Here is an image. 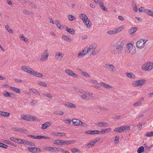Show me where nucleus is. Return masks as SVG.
Listing matches in <instances>:
<instances>
[{
	"mask_svg": "<svg viewBox=\"0 0 153 153\" xmlns=\"http://www.w3.org/2000/svg\"><path fill=\"white\" fill-rule=\"evenodd\" d=\"M97 45L95 43H93L90 44L88 47H87L85 48H86V51L87 53L90 55L94 56L98 54L99 51L97 49Z\"/></svg>",
	"mask_w": 153,
	"mask_h": 153,
	"instance_id": "f257e3e1",
	"label": "nucleus"
},
{
	"mask_svg": "<svg viewBox=\"0 0 153 153\" xmlns=\"http://www.w3.org/2000/svg\"><path fill=\"white\" fill-rule=\"evenodd\" d=\"M153 68V63L148 61L145 63L142 66L141 68L145 71H151Z\"/></svg>",
	"mask_w": 153,
	"mask_h": 153,
	"instance_id": "f03ea898",
	"label": "nucleus"
},
{
	"mask_svg": "<svg viewBox=\"0 0 153 153\" xmlns=\"http://www.w3.org/2000/svg\"><path fill=\"white\" fill-rule=\"evenodd\" d=\"M146 81V80L144 79L134 81L132 83V85L134 87L141 86L144 85Z\"/></svg>",
	"mask_w": 153,
	"mask_h": 153,
	"instance_id": "7ed1b4c3",
	"label": "nucleus"
},
{
	"mask_svg": "<svg viewBox=\"0 0 153 153\" xmlns=\"http://www.w3.org/2000/svg\"><path fill=\"white\" fill-rule=\"evenodd\" d=\"M147 41V39H140L137 42V47L139 49L143 48L145 46V44Z\"/></svg>",
	"mask_w": 153,
	"mask_h": 153,
	"instance_id": "20e7f679",
	"label": "nucleus"
},
{
	"mask_svg": "<svg viewBox=\"0 0 153 153\" xmlns=\"http://www.w3.org/2000/svg\"><path fill=\"white\" fill-rule=\"evenodd\" d=\"M49 54L48 50H46L41 55L40 58L41 62H43L47 60L48 59Z\"/></svg>",
	"mask_w": 153,
	"mask_h": 153,
	"instance_id": "39448f33",
	"label": "nucleus"
},
{
	"mask_svg": "<svg viewBox=\"0 0 153 153\" xmlns=\"http://www.w3.org/2000/svg\"><path fill=\"white\" fill-rule=\"evenodd\" d=\"M104 67L108 69L112 73L116 72L117 71V70L114 65L112 64H106L105 65Z\"/></svg>",
	"mask_w": 153,
	"mask_h": 153,
	"instance_id": "423d86ee",
	"label": "nucleus"
},
{
	"mask_svg": "<svg viewBox=\"0 0 153 153\" xmlns=\"http://www.w3.org/2000/svg\"><path fill=\"white\" fill-rule=\"evenodd\" d=\"M65 72L66 74L69 76H70L76 78L79 77L78 75L74 73L71 70L66 69L65 70Z\"/></svg>",
	"mask_w": 153,
	"mask_h": 153,
	"instance_id": "0eeeda50",
	"label": "nucleus"
},
{
	"mask_svg": "<svg viewBox=\"0 0 153 153\" xmlns=\"http://www.w3.org/2000/svg\"><path fill=\"white\" fill-rule=\"evenodd\" d=\"M133 45L131 43L127 44L125 49V52L126 54H128L130 53L133 48Z\"/></svg>",
	"mask_w": 153,
	"mask_h": 153,
	"instance_id": "6e6552de",
	"label": "nucleus"
},
{
	"mask_svg": "<svg viewBox=\"0 0 153 153\" xmlns=\"http://www.w3.org/2000/svg\"><path fill=\"white\" fill-rule=\"evenodd\" d=\"M64 54L60 51L56 52L55 54V58L57 61L61 60L63 58Z\"/></svg>",
	"mask_w": 153,
	"mask_h": 153,
	"instance_id": "1a4fd4ad",
	"label": "nucleus"
},
{
	"mask_svg": "<svg viewBox=\"0 0 153 153\" xmlns=\"http://www.w3.org/2000/svg\"><path fill=\"white\" fill-rule=\"evenodd\" d=\"M114 48V49L112 51V52L114 54H119L121 53L123 48L118 47Z\"/></svg>",
	"mask_w": 153,
	"mask_h": 153,
	"instance_id": "9d476101",
	"label": "nucleus"
},
{
	"mask_svg": "<svg viewBox=\"0 0 153 153\" xmlns=\"http://www.w3.org/2000/svg\"><path fill=\"white\" fill-rule=\"evenodd\" d=\"M86 48H84L83 50L79 51L77 55V57L78 58L82 57L84 56L87 53L86 50Z\"/></svg>",
	"mask_w": 153,
	"mask_h": 153,
	"instance_id": "9b49d317",
	"label": "nucleus"
},
{
	"mask_svg": "<svg viewBox=\"0 0 153 153\" xmlns=\"http://www.w3.org/2000/svg\"><path fill=\"white\" fill-rule=\"evenodd\" d=\"M124 44L121 41H118L116 42L113 45L114 47H118L123 48Z\"/></svg>",
	"mask_w": 153,
	"mask_h": 153,
	"instance_id": "f8f14e48",
	"label": "nucleus"
},
{
	"mask_svg": "<svg viewBox=\"0 0 153 153\" xmlns=\"http://www.w3.org/2000/svg\"><path fill=\"white\" fill-rule=\"evenodd\" d=\"M72 122L73 123V125L74 126H80V123H81V122L80 120L79 119H73L72 120Z\"/></svg>",
	"mask_w": 153,
	"mask_h": 153,
	"instance_id": "ddd939ff",
	"label": "nucleus"
},
{
	"mask_svg": "<svg viewBox=\"0 0 153 153\" xmlns=\"http://www.w3.org/2000/svg\"><path fill=\"white\" fill-rule=\"evenodd\" d=\"M64 105L67 107L71 108H75L76 107L75 104L69 102H65Z\"/></svg>",
	"mask_w": 153,
	"mask_h": 153,
	"instance_id": "4468645a",
	"label": "nucleus"
},
{
	"mask_svg": "<svg viewBox=\"0 0 153 153\" xmlns=\"http://www.w3.org/2000/svg\"><path fill=\"white\" fill-rule=\"evenodd\" d=\"M75 140H63L62 141V145L65 146L66 145H68L69 144H74L76 142Z\"/></svg>",
	"mask_w": 153,
	"mask_h": 153,
	"instance_id": "2eb2a0df",
	"label": "nucleus"
},
{
	"mask_svg": "<svg viewBox=\"0 0 153 153\" xmlns=\"http://www.w3.org/2000/svg\"><path fill=\"white\" fill-rule=\"evenodd\" d=\"M51 124V123L50 122L45 123H44L42 124L41 128L42 129H45L50 126Z\"/></svg>",
	"mask_w": 153,
	"mask_h": 153,
	"instance_id": "dca6fc26",
	"label": "nucleus"
},
{
	"mask_svg": "<svg viewBox=\"0 0 153 153\" xmlns=\"http://www.w3.org/2000/svg\"><path fill=\"white\" fill-rule=\"evenodd\" d=\"M99 84L102 86L106 89H110L113 88V87L112 86L102 82H100L99 83Z\"/></svg>",
	"mask_w": 153,
	"mask_h": 153,
	"instance_id": "f3484780",
	"label": "nucleus"
},
{
	"mask_svg": "<svg viewBox=\"0 0 153 153\" xmlns=\"http://www.w3.org/2000/svg\"><path fill=\"white\" fill-rule=\"evenodd\" d=\"M137 27H133L129 29L128 30V33L131 35H132L137 30Z\"/></svg>",
	"mask_w": 153,
	"mask_h": 153,
	"instance_id": "a211bd4d",
	"label": "nucleus"
},
{
	"mask_svg": "<svg viewBox=\"0 0 153 153\" xmlns=\"http://www.w3.org/2000/svg\"><path fill=\"white\" fill-rule=\"evenodd\" d=\"M144 12L148 15L153 17V11L149 9H146L144 10Z\"/></svg>",
	"mask_w": 153,
	"mask_h": 153,
	"instance_id": "6ab92c4d",
	"label": "nucleus"
},
{
	"mask_svg": "<svg viewBox=\"0 0 153 153\" xmlns=\"http://www.w3.org/2000/svg\"><path fill=\"white\" fill-rule=\"evenodd\" d=\"M121 132H125L130 130V127L128 126H123L120 127Z\"/></svg>",
	"mask_w": 153,
	"mask_h": 153,
	"instance_id": "aec40b11",
	"label": "nucleus"
},
{
	"mask_svg": "<svg viewBox=\"0 0 153 153\" xmlns=\"http://www.w3.org/2000/svg\"><path fill=\"white\" fill-rule=\"evenodd\" d=\"M97 126L99 127H106L108 126V124L107 123L99 122L97 124Z\"/></svg>",
	"mask_w": 153,
	"mask_h": 153,
	"instance_id": "412c9836",
	"label": "nucleus"
},
{
	"mask_svg": "<svg viewBox=\"0 0 153 153\" xmlns=\"http://www.w3.org/2000/svg\"><path fill=\"white\" fill-rule=\"evenodd\" d=\"M3 95L4 96L7 97H13L14 96V94H13L8 92L6 91H4Z\"/></svg>",
	"mask_w": 153,
	"mask_h": 153,
	"instance_id": "4be33fe9",
	"label": "nucleus"
},
{
	"mask_svg": "<svg viewBox=\"0 0 153 153\" xmlns=\"http://www.w3.org/2000/svg\"><path fill=\"white\" fill-rule=\"evenodd\" d=\"M62 38L65 41H67L68 42L71 41L72 39L69 36L66 35H63L62 36Z\"/></svg>",
	"mask_w": 153,
	"mask_h": 153,
	"instance_id": "5701e85b",
	"label": "nucleus"
},
{
	"mask_svg": "<svg viewBox=\"0 0 153 153\" xmlns=\"http://www.w3.org/2000/svg\"><path fill=\"white\" fill-rule=\"evenodd\" d=\"M79 18L82 20V21H85L88 19L87 16L84 14H81L79 15Z\"/></svg>",
	"mask_w": 153,
	"mask_h": 153,
	"instance_id": "b1692460",
	"label": "nucleus"
},
{
	"mask_svg": "<svg viewBox=\"0 0 153 153\" xmlns=\"http://www.w3.org/2000/svg\"><path fill=\"white\" fill-rule=\"evenodd\" d=\"M81 98L84 100H89L91 99V98H93V97H91V98H89L87 95L85 94H83L81 96Z\"/></svg>",
	"mask_w": 153,
	"mask_h": 153,
	"instance_id": "393cba45",
	"label": "nucleus"
},
{
	"mask_svg": "<svg viewBox=\"0 0 153 153\" xmlns=\"http://www.w3.org/2000/svg\"><path fill=\"white\" fill-rule=\"evenodd\" d=\"M62 141L63 140H56L53 141V143L55 144L62 146Z\"/></svg>",
	"mask_w": 153,
	"mask_h": 153,
	"instance_id": "a878e982",
	"label": "nucleus"
},
{
	"mask_svg": "<svg viewBox=\"0 0 153 153\" xmlns=\"http://www.w3.org/2000/svg\"><path fill=\"white\" fill-rule=\"evenodd\" d=\"M65 28L68 32L71 34H74L75 30L73 29L69 28L67 27H66Z\"/></svg>",
	"mask_w": 153,
	"mask_h": 153,
	"instance_id": "bb28decb",
	"label": "nucleus"
},
{
	"mask_svg": "<svg viewBox=\"0 0 153 153\" xmlns=\"http://www.w3.org/2000/svg\"><path fill=\"white\" fill-rule=\"evenodd\" d=\"M10 88L13 91L17 93H20L21 92L19 88L12 86L10 87Z\"/></svg>",
	"mask_w": 153,
	"mask_h": 153,
	"instance_id": "cd10ccee",
	"label": "nucleus"
},
{
	"mask_svg": "<svg viewBox=\"0 0 153 153\" xmlns=\"http://www.w3.org/2000/svg\"><path fill=\"white\" fill-rule=\"evenodd\" d=\"M5 27L6 29L9 33H10L11 34H13L14 33L13 30L11 29L10 27L8 25H5Z\"/></svg>",
	"mask_w": 153,
	"mask_h": 153,
	"instance_id": "c85d7f7f",
	"label": "nucleus"
},
{
	"mask_svg": "<svg viewBox=\"0 0 153 153\" xmlns=\"http://www.w3.org/2000/svg\"><path fill=\"white\" fill-rule=\"evenodd\" d=\"M126 74L127 77L130 78L131 79H133L135 78V75L131 73H126Z\"/></svg>",
	"mask_w": 153,
	"mask_h": 153,
	"instance_id": "c756f323",
	"label": "nucleus"
},
{
	"mask_svg": "<svg viewBox=\"0 0 153 153\" xmlns=\"http://www.w3.org/2000/svg\"><path fill=\"white\" fill-rule=\"evenodd\" d=\"M97 140H95L94 141H92L91 142L88 144L87 146V147L88 148H90L92 147L97 142Z\"/></svg>",
	"mask_w": 153,
	"mask_h": 153,
	"instance_id": "7c9ffc66",
	"label": "nucleus"
},
{
	"mask_svg": "<svg viewBox=\"0 0 153 153\" xmlns=\"http://www.w3.org/2000/svg\"><path fill=\"white\" fill-rule=\"evenodd\" d=\"M111 131V128H108L104 130H102L101 131H100V133H101V134H104L106 133L109 132Z\"/></svg>",
	"mask_w": 153,
	"mask_h": 153,
	"instance_id": "2f4dec72",
	"label": "nucleus"
},
{
	"mask_svg": "<svg viewBox=\"0 0 153 153\" xmlns=\"http://www.w3.org/2000/svg\"><path fill=\"white\" fill-rule=\"evenodd\" d=\"M30 91L33 92V93L36 94V95L39 96L40 94L34 88H30L29 89Z\"/></svg>",
	"mask_w": 153,
	"mask_h": 153,
	"instance_id": "473e14b6",
	"label": "nucleus"
},
{
	"mask_svg": "<svg viewBox=\"0 0 153 153\" xmlns=\"http://www.w3.org/2000/svg\"><path fill=\"white\" fill-rule=\"evenodd\" d=\"M21 68L24 71L28 73L30 68L28 66H23L21 67Z\"/></svg>",
	"mask_w": 153,
	"mask_h": 153,
	"instance_id": "72a5a7b5",
	"label": "nucleus"
},
{
	"mask_svg": "<svg viewBox=\"0 0 153 153\" xmlns=\"http://www.w3.org/2000/svg\"><path fill=\"white\" fill-rule=\"evenodd\" d=\"M0 115H1L2 116L6 117H8L10 115V113L7 112H5L4 111H1Z\"/></svg>",
	"mask_w": 153,
	"mask_h": 153,
	"instance_id": "f704fd0d",
	"label": "nucleus"
},
{
	"mask_svg": "<svg viewBox=\"0 0 153 153\" xmlns=\"http://www.w3.org/2000/svg\"><path fill=\"white\" fill-rule=\"evenodd\" d=\"M35 73L34 76L39 78H43V76L42 74L36 71Z\"/></svg>",
	"mask_w": 153,
	"mask_h": 153,
	"instance_id": "c9c22d12",
	"label": "nucleus"
},
{
	"mask_svg": "<svg viewBox=\"0 0 153 153\" xmlns=\"http://www.w3.org/2000/svg\"><path fill=\"white\" fill-rule=\"evenodd\" d=\"M36 118L35 117L28 114V121H33L36 120Z\"/></svg>",
	"mask_w": 153,
	"mask_h": 153,
	"instance_id": "e433bc0d",
	"label": "nucleus"
},
{
	"mask_svg": "<svg viewBox=\"0 0 153 153\" xmlns=\"http://www.w3.org/2000/svg\"><path fill=\"white\" fill-rule=\"evenodd\" d=\"M107 33L111 35H113L117 33V31H116V29H115L113 30H109L107 32Z\"/></svg>",
	"mask_w": 153,
	"mask_h": 153,
	"instance_id": "4c0bfd02",
	"label": "nucleus"
},
{
	"mask_svg": "<svg viewBox=\"0 0 153 153\" xmlns=\"http://www.w3.org/2000/svg\"><path fill=\"white\" fill-rule=\"evenodd\" d=\"M80 71H82L81 75H82L88 78H90V76L87 72L83 71L81 69H80Z\"/></svg>",
	"mask_w": 153,
	"mask_h": 153,
	"instance_id": "58836bf2",
	"label": "nucleus"
},
{
	"mask_svg": "<svg viewBox=\"0 0 153 153\" xmlns=\"http://www.w3.org/2000/svg\"><path fill=\"white\" fill-rule=\"evenodd\" d=\"M37 83L39 85L44 87H47V85L43 82L38 81L37 82Z\"/></svg>",
	"mask_w": 153,
	"mask_h": 153,
	"instance_id": "ea45409f",
	"label": "nucleus"
},
{
	"mask_svg": "<svg viewBox=\"0 0 153 153\" xmlns=\"http://www.w3.org/2000/svg\"><path fill=\"white\" fill-rule=\"evenodd\" d=\"M42 95L45 97H48L49 98H52L53 96L51 94L49 93H43Z\"/></svg>",
	"mask_w": 153,
	"mask_h": 153,
	"instance_id": "a19ab883",
	"label": "nucleus"
},
{
	"mask_svg": "<svg viewBox=\"0 0 153 153\" xmlns=\"http://www.w3.org/2000/svg\"><path fill=\"white\" fill-rule=\"evenodd\" d=\"M125 26L124 25H122L121 26L117 27L115 29L116 31H117V33L118 32L121 31L125 28Z\"/></svg>",
	"mask_w": 153,
	"mask_h": 153,
	"instance_id": "79ce46f5",
	"label": "nucleus"
},
{
	"mask_svg": "<svg viewBox=\"0 0 153 153\" xmlns=\"http://www.w3.org/2000/svg\"><path fill=\"white\" fill-rule=\"evenodd\" d=\"M28 114H22L21 115V118L23 120L28 121Z\"/></svg>",
	"mask_w": 153,
	"mask_h": 153,
	"instance_id": "37998d69",
	"label": "nucleus"
},
{
	"mask_svg": "<svg viewBox=\"0 0 153 153\" xmlns=\"http://www.w3.org/2000/svg\"><path fill=\"white\" fill-rule=\"evenodd\" d=\"M21 40L24 41L25 42H28V39L27 38L25 37L23 35H20L19 36Z\"/></svg>",
	"mask_w": 153,
	"mask_h": 153,
	"instance_id": "c03bdc74",
	"label": "nucleus"
},
{
	"mask_svg": "<svg viewBox=\"0 0 153 153\" xmlns=\"http://www.w3.org/2000/svg\"><path fill=\"white\" fill-rule=\"evenodd\" d=\"M50 139V137H48L45 136H37L36 137V139Z\"/></svg>",
	"mask_w": 153,
	"mask_h": 153,
	"instance_id": "a18cd8bd",
	"label": "nucleus"
},
{
	"mask_svg": "<svg viewBox=\"0 0 153 153\" xmlns=\"http://www.w3.org/2000/svg\"><path fill=\"white\" fill-rule=\"evenodd\" d=\"M28 150L30 152L34 153L35 147H29L27 148Z\"/></svg>",
	"mask_w": 153,
	"mask_h": 153,
	"instance_id": "49530a36",
	"label": "nucleus"
},
{
	"mask_svg": "<svg viewBox=\"0 0 153 153\" xmlns=\"http://www.w3.org/2000/svg\"><path fill=\"white\" fill-rule=\"evenodd\" d=\"M54 113L56 115H62L64 114V112L62 111L57 110L54 112Z\"/></svg>",
	"mask_w": 153,
	"mask_h": 153,
	"instance_id": "de8ad7c7",
	"label": "nucleus"
},
{
	"mask_svg": "<svg viewBox=\"0 0 153 153\" xmlns=\"http://www.w3.org/2000/svg\"><path fill=\"white\" fill-rule=\"evenodd\" d=\"M144 151V147L143 146H141L138 148L137 150V152L138 153H141L143 152Z\"/></svg>",
	"mask_w": 153,
	"mask_h": 153,
	"instance_id": "09e8293b",
	"label": "nucleus"
},
{
	"mask_svg": "<svg viewBox=\"0 0 153 153\" xmlns=\"http://www.w3.org/2000/svg\"><path fill=\"white\" fill-rule=\"evenodd\" d=\"M98 108L99 109L101 110H104L106 111H107L108 110V108L102 106H101L100 105H99L98 106Z\"/></svg>",
	"mask_w": 153,
	"mask_h": 153,
	"instance_id": "8fccbe9b",
	"label": "nucleus"
},
{
	"mask_svg": "<svg viewBox=\"0 0 153 153\" xmlns=\"http://www.w3.org/2000/svg\"><path fill=\"white\" fill-rule=\"evenodd\" d=\"M142 103L139 101H137L133 104V105L134 106H141L142 105Z\"/></svg>",
	"mask_w": 153,
	"mask_h": 153,
	"instance_id": "3c124183",
	"label": "nucleus"
},
{
	"mask_svg": "<svg viewBox=\"0 0 153 153\" xmlns=\"http://www.w3.org/2000/svg\"><path fill=\"white\" fill-rule=\"evenodd\" d=\"M71 151L74 153H79L80 152V151L79 149L76 148L71 149Z\"/></svg>",
	"mask_w": 153,
	"mask_h": 153,
	"instance_id": "603ef678",
	"label": "nucleus"
},
{
	"mask_svg": "<svg viewBox=\"0 0 153 153\" xmlns=\"http://www.w3.org/2000/svg\"><path fill=\"white\" fill-rule=\"evenodd\" d=\"M145 135L148 137L152 136H153V131L147 132L145 134Z\"/></svg>",
	"mask_w": 153,
	"mask_h": 153,
	"instance_id": "864d4df0",
	"label": "nucleus"
},
{
	"mask_svg": "<svg viewBox=\"0 0 153 153\" xmlns=\"http://www.w3.org/2000/svg\"><path fill=\"white\" fill-rule=\"evenodd\" d=\"M119 136H116L115 138V140L114 141V144H117L119 141Z\"/></svg>",
	"mask_w": 153,
	"mask_h": 153,
	"instance_id": "5fc2aeb1",
	"label": "nucleus"
},
{
	"mask_svg": "<svg viewBox=\"0 0 153 153\" xmlns=\"http://www.w3.org/2000/svg\"><path fill=\"white\" fill-rule=\"evenodd\" d=\"M35 72V71H34L33 69L30 68V70L28 72V73L34 76Z\"/></svg>",
	"mask_w": 153,
	"mask_h": 153,
	"instance_id": "6e6d98bb",
	"label": "nucleus"
},
{
	"mask_svg": "<svg viewBox=\"0 0 153 153\" xmlns=\"http://www.w3.org/2000/svg\"><path fill=\"white\" fill-rule=\"evenodd\" d=\"M133 9L134 10L135 12H137V7L136 5V4L135 3H134L133 4Z\"/></svg>",
	"mask_w": 153,
	"mask_h": 153,
	"instance_id": "4d7b16f0",
	"label": "nucleus"
},
{
	"mask_svg": "<svg viewBox=\"0 0 153 153\" xmlns=\"http://www.w3.org/2000/svg\"><path fill=\"white\" fill-rule=\"evenodd\" d=\"M59 148L51 147L50 151H52L53 152H54L56 151H59Z\"/></svg>",
	"mask_w": 153,
	"mask_h": 153,
	"instance_id": "13d9d810",
	"label": "nucleus"
},
{
	"mask_svg": "<svg viewBox=\"0 0 153 153\" xmlns=\"http://www.w3.org/2000/svg\"><path fill=\"white\" fill-rule=\"evenodd\" d=\"M55 22L56 25L57 26L58 28L59 29H61V24L59 23V22L58 20H56L55 21Z\"/></svg>",
	"mask_w": 153,
	"mask_h": 153,
	"instance_id": "bf43d9fd",
	"label": "nucleus"
},
{
	"mask_svg": "<svg viewBox=\"0 0 153 153\" xmlns=\"http://www.w3.org/2000/svg\"><path fill=\"white\" fill-rule=\"evenodd\" d=\"M68 17L70 21H72L75 19V17L71 15H68Z\"/></svg>",
	"mask_w": 153,
	"mask_h": 153,
	"instance_id": "052dcab7",
	"label": "nucleus"
},
{
	"mask_svg": "<svg viewBox=\"0 0 153 153\" xmlns=\"http://www.w3.org/2000/svg\"><path fill=\"white\" fill-rule=\"evenodd\" d=\"M85 25L88 28L90 27L91 25V22L90 21L89 19H88V22L86 23Z\"/></svg>",
	"mask_w": 153,
	"mask_h": 153,
	"instance_id": "680f3d73",
	"label": "nucleus"
},
{
	"mask_svg": "<svg viewBox=\"0 0 153 153\" xmlns=\"http://www.w3.org/2000/svg\"><path fill=\"white\" fill-rule=\"evenodd\" d=\"M85 25L88 28L90 27L91 25V22L90 21L89 19H88V22L86 23Z\"/></svg>",
	"mask_w": 153,
	"mask_h": 153,
	"instance_id": "e2e57ef3",
	"label": "nucleus"
},
{
	"mask_svg": "<svg viewBox=\"0 0 153 153\" xmlns=\"http://www.w3.org/2000/svg\"><path fill=\"white\" fill-rule=\"evenodd\" d=\"M41 151V149L40 148H37L35 147L34 153H39Z\"/></svg>",
	"mask_w": 153,
	"mask_h": 153,
	"instance_id": "0e129e2a",
	"label": "nucleus"
},
{
	"mask_svg": "<svg viewBox=\"0 0 153 153\" xmlns=\"http://www.w3.org/2000/svg\"><path fill=\"white\" fill-rule=\"evenodd\" d=\"M120 128H121L120 127H118V128H115L114 129V131L115 132H121V129Z\"/></svg>",
	"mask_w": 153,
	"mask_h": 153,
	"instance_id": "69168bd1",
	"label": "nucleus"
},
{
	"mask_svg": "<svg viewBox=\"0 0 153 153\" xmlns=\"http://www.w3.org/2000/svg\"><path fill=\"white\" fill-rule=\"evenodd\" d=\"M144 149H145V150L146 151H149L151 150H150V148H149V147L147 145H144Z\"/></svg>",
	"mask_w": 153,
	"mask_h": 153,
	"instance_id": "338daca9",
	"label": "nucleus"
},
{
	"mask_svg": "<svg viewBox=\"0 0 153 153\" xmlns=\"http://www.w3.org/2000/svg\"><path fill=\"white\" fill-rule=\"evenodd\" d=\"M2 142L8 144H11L12 143V142H11L10 140H2Z\"/></svg>",
	"mask_w": 153,
	"mask_h": 153,
	"instance_id": "774afa93",
	"label": "nucleus"
}]
</instances>
